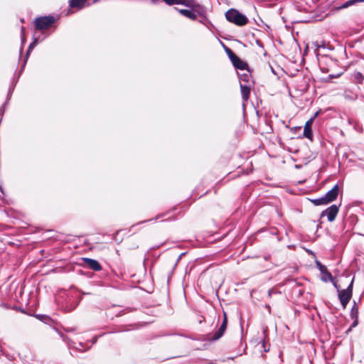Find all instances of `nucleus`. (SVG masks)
<instances>
[{"mask_svg":"<svg viewBox=\"0 0 364 364\" xmlns=\"http://www.w3.org/2000/svg\"><path fill=\"white\" fill-rule=\"evenodd\" d=\"M55 21V18L53 16L38 17L34 21L35 28L40 31L47 30Z\"/></svg>","mask_w":364,"mask_h":364,"instance_id":"obj_4","label":"nucleus"},{"mask_svg":"<svg viewBox=\"0 0 364 364\" xmlns=\"http://www.w3.org/2000/svg\"><path fill=\"white\" fill-rule=\"evenodd\" d=\"M312 203L316 205H322L329 203V202H327L324 196L319 198L312 200Z\"/></svg>","mask_w":364,"mask_h":364,"instance_id":"obj_19","label":"nucleus"},{"mask_svg":"<svg viewBox=\"0 0 364 364\" xmlns=\"http://www.w3.org/2000/svg\"><path fill=\"white\" fill-rule=\"evenodd\" d=\"M316 266L322 274L321 279L323 282H328L333 280L331 274L328 271L327 267L323 265L321 262H316Z\"/></svg>","mask_w":364,"mask_h":364,"instance_id":"obj_9","label":"nucleus"},{"mask_svg":"<svg viewBox=\"0 0 364 364\" xmlns=\"http://www.w3.org/2000/svg\"><path fill=\"white\" fill-rule=\"evenodd\" d=\"M57 332L58 333L60 338H62L63 341L68 344L69 348H74L80 351H84L89 349L92 346V345H93L97 341V338L95 337L94 338L93 341L90 345H88L87 343H83L82 341H80L77 343L70 338H69L68 336L63 334L62 333L58 331Z\"/></svg>","mask_w":364,"mask_h":364,"instance_id":"obj_2","label":"nucleus"},{"mask_svg":"<svg viewBox=\"0 0 364 364\" xmlns=\"http://www.w3.org/2000/svg\"><path fill=\"white\" fill-rule=\"evenodd\" d=\"M83 260L85 264L92 270L100 271L102 269L100 264L95 259L84 258Z\"/></svg>","mask_w":364,"mask_h":364,"instance_id":"obj_14","label":"nucleus"},{"mask_svg":"<svg viewBox=\"0 0 364 364\" xmlns=\"http://www.w3.org/2000/svg\"><path fill=\"white\" fill-rule=\"evenodd\" d=\"M167 5H190V0H162Z\"/></svg>","mask_w":364,"mask_h":364,"instance_id":"obj_18","label":"nucleus"},{"mask_svg":"<svg viewBox=\"0 0 364 364\" xmlns=\"http://www.w3.org/2000/svg\"><path fill=\"white\" fill-rule=\"evenodd\" d=\"M358 2H364V0H348L347 1H346L343 6H341V8H347L350 6H352L355 3H358Z\"/></svg>","mask_w":364,"mask_h":364,"instance_id":"obj_21","label":"nucleus"},{"mask_svg":"<svg viewBox=\"0 0 364 364\" xmlns=\"http://www.w3.org/2000/svg\"><path fill=\"white\" fill-rule=\"evenodd\" d=\"M75 330H76V328H73V327H69V328H65V331L66 332H68V333H69V332H73V331H75Z\"/></svg>","mask_w":364,"mask_h":364,"instance_id":"obj_24","label":"nucleus"},{"mask_svg":"<svg viewBox=\"0 0 364 364\" xmlns=\"http://www.w3.org/2000/svg\"><path fill=\"white\" fill-rule=\"evenodd\" d=\"M358 307L355 302H354V306H353L350 312V316L352 318H358Z\"/></svg>","mask_w":364,"mask_h":364,"instance_id":"obj_20","label":"nucleus"},{"mask_svg":"<svg viewBox=\"0 0 364 364\" xmlns=\"http://www.w3.org/2000/svg\"><path fill=\"white\" fill-rule=\"evenodd\" d=\"M339 192V187L338 185H335L331 190L328 191L325 194V198H326L327 202H332L336 199L338 197Z\"/></svg>","mask_w":364,"mask_h":364,"instance_id":"obj_11","label":"nucleus"},{"mask_svg":"<svg viewBox=\"0 0 364 364\" xmlns=\"http://www.w3.org/2000/svg\"><path fill=\"white\" fill-rule=\"evenodd\" d=\"M252 86V85L240 82L241 95L244 101H247L248 100Z\"/></svg>","mask_w":364,"mask_h":364,"instance_id":"obj_13","label":"nucleus"},{"mask_svg":"<svg viewBox=\"0 0 364 364\" xmlns=\"http://www.w3.org/2000/svg\"><path fill=\"white\" fill-rule=\"evenodd\" d=\"M21 40H22L23 43L25 41V28L24 27L21 28Z\"/></svg>","mask_w":364,"mask_h":364,"instance_id":"obj_23","label":"nucleus"},{"mask_svg":"<svg viewBox=\"0 0 364 364\" xmlns=\"http://www.w3.org/2000/svg\"><path fill=\"white\" fill-rule=\"evenodd\" d=\"M184 6L191 8L194 14L196 13L200 16H205L206 14V9L203 6L196 3L194 0H190V5Z\"/></svg>","mask_w":364,"mask_h":364,"instance_id":"obj_8","label":"nucleus"},{"mask_svg":"<svg viewBox=\"0 0 364 364\" xmlns=\"http://www.w3.org/2000/svg\"><path fill=\"white\" fill-rule=\"evenodd\" d=\"M226 52L230 58V56H232V54H235L230 48H227Z\"/></svg>","mask_w":364,"mask_h":364,"instance_id":"obj_25","label":"nucleus"},{"mask_svg":"<svg viewBox=\"0 0 364 364\" xmlns=\"http://www.w3.org/2000/svg\"><path fill=\"white\" fill-rule=\"evenodd\" d=\"M358 318H355V321H353V324H352V327H355L358 325V321H357Z\"/></svg>","mask_w":364,"mask_h":364,"instance_id":"obj_26","label":"nucleus"},{"mask_svg":"<svg viewBox=\"0 0 364 364\" xmlns=\"http://www.w3.org/2000/svg\"><path fill=\"white\" fill-rule=\"evenodd\" d=\"M242 73H239L240 82L252 85V76L250 71L245 68V70H241Z\"/></svg>","mask_w":364,"mask_h":364,"instance_id":"obj_12","label":"nucleus"},{"mask_svg":"<svg viewBox=\"0 0 364 364\" xmlns=\"http://www.w3.org/2000/svg\"><path fill=\"white\" fill-rule=\"evenodd\" d=\"M226 19L237 26H242L247 23L248 19L246 16L237 10L231 9L225 13Z\"/></svg>","mask_w":364,"mask_h":364,"instance_id":"obj_1","label":"nucleus"},{"mask_svg":"<svg viewBox=\"0 0 364 364\" xmlns=\"http://www.w3.org/2000/svg\"><path fill=\"white\" fill-rule=\"evenodd\" d=\"M37 43H38V40H37V38H35L33 41L30 44L29 47L28 48V50H27L26 55V58H28L30 53L32 51V50L34 48V47L36 46Z\"/></svg>","mask_w":364,"mask_h":364,"instance_id":"obj_22","label":"nucleus"},{"mask_svg":"<svg viewBox=\"0 0 364 364\" xmlns=\"http://www.w3.org/2000/svg\"><path fill=\"white\" fill-rule=\"evenodd\" d=\"M227 323H228V319L226 317V314H224L223 321V323L220 325L219 329L217 331H215V333H213L208 335V340L210 341H217L219 338H220L223 336V334L226 330Z\"/></svg>","mask_w":364,"mask_h":364,"instance_id":"obj_5","label":"nucleus"},{"mask_svg":"<svg viewBox=\"0 0 364 364\" xmlns=\"http://www.w3.org/2000/svg\"><path fill=\"white\" fill-rule=\"evenodd\" d=\"M353 281H354V279H353L351 280L350 284L348 285V287H347L346 289H343L341 291L338 290L339 300L341 301V304L343 308H344V309L346 307L348 303L349 302V301L350 300V299L352 297ZM334 286L337 289H338V288L336 284H334Z\"/></svg>","mask_w":364,"mask_h":364,"instance_id":"obj_3","label":"nucleus"},{"mask_svg":"<svg viewBox=\"0 0 364 364\" xmlns=\"http://www.w3.org/2000/svg\"><path fill=\"white\" fill-rule=\"evenodd\" d=\"M81 298L77 292H74L71 296H69L68 300L65 304V310L71 311L75 309L78 304L80 303Z\"/></svg>","mask_w":364,"mask_h":364,"instance_id":"obj_6","label":"nucleus"},{"mask_svg":"<svg viewBox=\"0 0 364 364\" xmlns=\"http://www.w3.org/2000/svg\"><path fill=\"white\" fill-rule=\"evenodd\" d=\"M160 218V216H157V218H156L155 220H156L157 218ZM154 220V219H150V220H149V221H152V220Z\"/></svg>","mask_w":364,"mask_h":364,"instance_id":"obj_28","label":"nucleus"},{"mask_svg":"<svg viewBox=\"0 0 364 364\" xmlns=\"http://www.w3.org/2000/svg\"><path fill=\"white\" fill-rule=\"evenodd\" d=\"M360 77H361V74L360 73H358L356 77L358 79Z\"/></svg>","mask_w":364,"mask_h":364,"instance_id":"obj_27","label":"nucleus"},{"mask_svg":"<svg viewBox=\"0 0 364 364\" xmlns=\"http://www.w3.org/2000/svg\"><path fill=\"white\" fill-rule=\"evenodd\" d=\"M87 0H70L69 6L71 8L81 9L84 7Z\"/></svg>","mask_w":364,"mask_h":364,"instance_id":"obj_17","label":"nucleus"},{"mask_svg":"<svg viewBox=\"0 0 364 364\" xmlns=\"http://www.w3.org/2000/svg\"><path fill=\"white\" fill-rule=\"evenodd\" d=\"M151 1H152L153 3H154V2H155V0H151Z\"/></svg>","mask_w":364,"mask_h":364,"instance_id":"obj_29","label":"nucleus"},{"mask_svg":"<svg viewBox=\"0 0 364 364\" xmlns=\"http://www.w3.org/2000/svg\"><path fill=\"white\" fill-rule=\"evenodd\" d=\"M181 15L188 18L189 19L191 20H196V18H197V16L196 14H194V12L191 10H188V9H176L175 8Z\"/></svg>","mask_w":364,"mask_h":364,"instance_id":"obj_16","label":"nucleus"},{"mask_svg":"<svg viewBox=\"0 0 364 364\" xmlns=\"http://www.w3.org/2000/svg\"><path fill=\"white\" fill-rule=\"evenodd\" d=\"M314 119V117L311 118L310 119H309L306 122L305 126H304V136L305 137L308 138V139H311V137H312L311 125L313 124Z\"/></svg>","mask_w":364,"mask_h":364,"instance_id":"obj_15","label":"nucleus"},{"mask_svg":"<svg viewBox=\"0 0 364 364\" xmlns=\"http://www.w3.org/2000/svg\"><path fill=\"white\" fill-rule=\"evenodd\" d=\"M338 212V207L336 205H332L327 209L321 213V217L326 215L328 221L333 222Z\"/></svg>","mask_w":364,"mask_h":364,"instance_id":"obj_7","label":"nucleus"},{"mask_svg":"<svg viewBox=\"0 0 364 364\" xmlns=\"http://www.w3.org/2000/svg\"><path fill=\"white\" fill-rule=\"evenodd\" d=\"M230 60L235 68L240 70H245L247 67V65L242 61L235 54H232V56H230Z\"/></svg>","mask_w":364,"mask_h":364,"instance_id":"obj_10","label":"nucleus"}]
</instances>
